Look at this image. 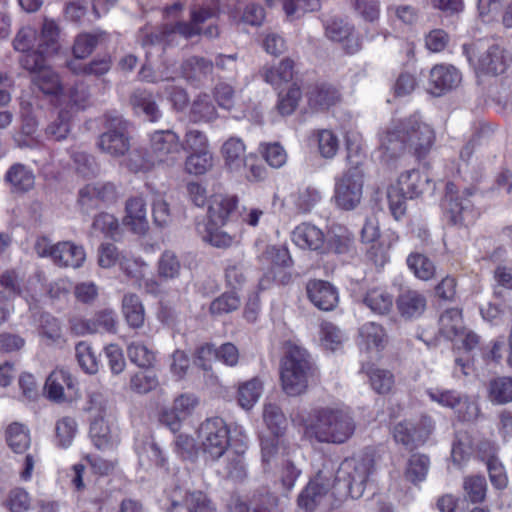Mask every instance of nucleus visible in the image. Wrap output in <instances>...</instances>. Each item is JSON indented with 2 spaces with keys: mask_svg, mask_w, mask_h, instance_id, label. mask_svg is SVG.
Wrapping results in <instances>:
<instances>
[{
  "mask_svg": "<svg viewBox=\"0 0 512 512\" xmlns=\"http://www.w3.org/2000/svg\"><path fill=\"white\" fill-rule=\"evenodd\" d=\"M435 142L433 128L418 115L394 120L380 135L379 158L391 166L408 150L418 158L426 156Z\"/></svg>",
  "mask_w": 512,
  "mask_h": 512,
  "instance_id": "1",
  "label": "nucleus"
},
{
  "mask_svg": "<svg viewBox=\"0 0 512 512\" xmlns=\"http://www.w3.org/2000/svg\"><path fill=\"white\" fill-rule=\"evenodd\" d=\"M356 423L351 412L345 408L322 407L310 414L306 430L318 442L342 444L352 437Z\"/></svg>",
  "mask_w": 512,
  "mask_h": 512,
  "instance_id": "2",
  "label": "nucleus"
},
{
  "mask_svg": "<svg viewBox=\"0 0 512 512\" xmlns=\"http://www.w3.org/2000/svg\"><path fill=\"white\" fill-rule=\"evenodd\" d=\"M313 372L308 351L297 345H289L280 364V380L284 392L290 396L304 393Z\"/></svg>",
  "mask_w": 512,
  "mask_h": 512,
  "instance_id": "3",
  "label": "nucleus"
},
{
  "mask_svg": "<svg viewBox=\"0 0 512 512\" xmlns=\"http://www.w3.org/2000/svg\"><path fill=\"white\" fill-rule=\"evenodd\" d=\"M371 470L372 461L369 458L353 457L345 459L340 464L337 474L334 475L338 495L359 497L364 490V485Z\"/></svg>",
  "mask_w": 512,
  "mask_h": 512,
  "instance_id": "4",
  "label": "nucleus"
},
{
  "mask_svg": "<svg viewBox=\"0 0 512 512\" xmlns=\"http://www.w3.org/2000/svg\"><path fill=\"white\" fill-rule=\"evenodd\" d=\"M351 167L337 179L335 184V200L337 205L344 210L354 209L361 201L364 172L361 161H353L348 155Z\"/></svg>",
  "mask_w": 512,
  "mask_h": 512,
  "instance_id": "5",
  "label": "nucleus"
},
{
  "mask_svg": "<svg viewBox=\"0 0 512 512\" xmlns=\"http://www.w3.org/2000/svg\"><path fill=\"white\" fill-rule=\"evenodd\" d=\"M198 439L203 453L209 459L217 460L229 446V429L222 418H208L198 429Z\"/></svg>",
  "mask_w": 512,
  "mask_h": 512,
  "instance_id": "6",
  "label": "nucleus"
},
{
  "mask_svg": "<svg viewBox=\"0 0 512 512\" xmlns=\"http://www.w3.org/2000/svg\"><path fill=\"white\" fill-rule=\"evenodd\" d=\"M149 151L157 165L174 166L180 156V137L171 129L155 130L149 135Z\"/></svg>",
  "mask_w": 512,
  "mask_h": 512,
  "instance_id": "7",
  "label": "nucleus"
},
{
  "mask_svg": "<svg viewBox=\"0 0 512 512\" xmlns=\"http://www.w3.org/2000/svg\"><path fill=\"white\" fill-rule=\"evenodd\" d=\"M96 145L98 149L113 158H120L130 151V136L128 122L121 119H113L105 132L99 135Z\"/></svg>",
  "mask_w": 512,
  "mask_h": 512,
  "instance_id": "8",
  "label": "nucleus"
},
{
  "mask_svg": "<svg viewBox=\"0 0 512 512\" xmlns=\"http://www.w3.org/2000/svg\"><path fill=\"white\" fill-rule=\"evenodd\" d=\"M212 16L213 11L209 8L192 10L189 22L179 21L163 25L159 33L160 40L167 45H174L177 42V36H181L184 39H191L194 36L201 35V25Z\"/></svg>",
  "mask_w": 512,
  "mask_h": 512,
  "instance_id": "9",
  "label": "nucleus"
},
{
  "mask_svg": "<svg viewBox=\"0 0 512 512\" xmlns=\"http://www.w3.org/2000/svg\"><path fill=\"white\" fill-rule=\"evenodd\" d=\"M336 481L333 469L324 468L309 481L307 486L298 496V505L306 511H313L317 505L334 489L336 492Z\"/></svg>",
  "mask_w": 512,
  "mask_h": 512,
  "instance_id": "10",
  "label": "nucleus"
},
{
  "mask_svg": "<svg viewBox=\"0 0 512 512\" xmlns=\"http://www.w3.org/2000/svg\"><path fill=\"white\" fill-rule=\"evenodd\" d=\"M118 198V189L111 182L86 184L78 191L77 204L83 213L89 214L95 209L114 203Z\"/></svg>",
  "mask_w": 512,
  "mask_h": 512,
  "instance_id": "11",
  "label": "nucleus"
},
{
  "mask_svg": "<svg viewBox=\"0 0 512 512\" xmlns=\"http://www.w3.org/2000/svg\"><path fill=\"white\" fill-rule=\"evenodd\" d=\"M434 429V423L430 417H422L417 425L410 421H401L393 428L394 440L402 444L406 449L423 445Z\"/></svg>",
  "mask_w": 512,
  "mask_h": 512,
  "instance_id": "12",
  "label": "nucleus"
},
{
  "mask_svg": "<svg viewBox=\"0 0 512 512\" xmlns=\"http://www.w3.org/2000/svg\"><path fill=\"white\" fill-rule=\"evenodd\" d=\"M473 190L466 188L462 195H459L457 187L454 183L449 182L446 184L445 193V206L451 215V219L455 224L469 223L474 219V211L471 201L464 197L465 195L471 196Z\"/></svg>",
  "mask_w": 512,
  "mask_h": 512,
  "instance_id": "13",
  "label": "nucleus"
},
{
  "mask_svg": "<svg viewBox=\"0 0 512 512\" xmlns=\"http://www.w3.org/2000/svg\"><path fill=\"white\" fill-rule=\"evenodd\" d=\"M510 62V54L499 45L494 44L479 56L475 69L479 76H496L504 73Z\"/></svg>",
  "mask_w": 512,
  "mask_h": 512,
  "instance_id": "14",
  "label": "nucleus"
},
{
  "mask_svg": "<svg viewBox=\"0 0 512 512\" xmlns=\"http://www.w3.org/2000/svg\"><path fill=\"white\" fill-rule=\"evenodd\" d=\"M306 292L310 302L319 310L332 311L339 303L338 289L328 281L310 280Z\"/></svg>",
  "mask_w": 512,
  "mask_h": 512,
  "instance_id": "15",
  "label": "nucleus"
},
{
  "mask_svg": "<svg viewBox=\"0 0 512 512\" xmlns=\"http://www.w3.org/2000/svg\"><path fill=\"white\" fill-rule=\"evenodd\" d=\"M461 73L452 65H435L430 71L429 91L441 96L459 86Z\"/></svg>",
  "mask_w": 512,
  "mask_h": 512,
  "instance_id": "16",
  "label": "nucleus"
},
{
  "mask_svg": "<svg viewBox=\"0 0 512 512\" xmlns=\"http://www.w3.org/2000/svg\"><path fill=\"white\" fill-rule=\"evenodd\" d=\"M123 223L134 233L139 235H143L148 231L149 223L147 219L146 201L142 196L137 195L127 199Z\"/></svg>",
  "mask_w": 512,
  "mask_h": 512,
  "instance_id": "17",
  "label": "nucleus"
},
{
  "mask_svg": "<svg viewBox=\"0 0 512 512\" xmlns=\"http://www.w3.org/2000/svg\"><path fill=\"white\" fill-rule=\"evenodd\" d=\"M309 107L314 111H326L341 100L339 90L328 83H317L307 91Z\"/></svg>",
  "mask_w": 512,
  "mask_h": 512,
  "instance_id": "18",
  "label": "nucleus"
},
{
  "mask_svg": "<svg viewBox=\"0 0 512 512\" xmlns=\"http://www.w3.org/2000/svg\"><path fill=\"white\" fill-rule=\"evenodd\" d=\"M53 263L64 268H79L86 259V253L81 245L72 241H62L55 244Z\"/></svg>",
  "mask_w": 512,
  "mask_h": 512,
  "instance_id": "19",
  "label": "nucleus"
},
{
  "mask_svg": "<svg viewBox=\"0 0 512 512\" xmlns=\"http://www.w3.org/2000/svg\"><path fill=\"white\" fill-rule=\"evenodd\" d=\"M396 306L402 317L415 319L426 310L427 299L423 293L417 290L403 289L396 299Z\"/></svg>",
  "mask_w": 512,
  "mask_h": 512,
  "instance_id": "20",
  "label": "nucleus"
},
{
  "mask_svg": "<svg viewBox=\"0 0 512 512\" xmlns=\"http://www.w3.org/2000/svg\"><path fill=\"white\" fill-rule=\"evenodd\" d=\"M388 342V336L385 329L375 323L367 322L359 329V347L367 353H378L384 349Z\"/></svg>",
  "mask_w": 512,
  "mask_h": 512,
  "instance_id": "21",
  "label": "nucleus"
},
{
  "mask_svg": "<svg viewBox=\"0 0 512 512\" xmlns=\"http://www.w3.org/2000/svg\"><path fill=\"white\" fill-rule=\"evenodd\" d=\"M292 241L301 249L318 251L325 243V235L317 226L301 223L293 230Z\"/></svg>",
  "mask_w": 512,
  "mask_h": 512,
  "instance_id": "22",
  "label": "nucleus"
},
{
  "mask_svg": "<svg viewBox=\"0 0 512 512\" xmlns=\"http://www.w3.org/2000/svg\"><path fill=\"white\" fill-rule=\"evenodd\" d=\"M181 75L191 83H200L212 75L214 62L203 56L193 55L181 64Z\"/></svg>",
  "mask_w": 512,
  "mask_h": 512,
  "instance_id": "23",
  "label": "nucleus"
},
{
  "mask_svg": "<svg viewBox=\"0 0 512 512\" xmlns=\"http://www.w3.org/2000/svg\"><path fill=\"white\" fill-rule=\"evenodd\" d=\"M221 153L225 160L226 167L235 173L242 172L246 166V146L241 138L230 137L222 147Z\"/></svg>",
  "mask_w": 512,
  "mask_h": 512,
  "instance_id": "24",
  "label": "nucleus"
},
{
  "mask_svg": "<svg viewBox=\"0 0 512 512\" xmlns=\"http://www.w3.org/2000/svg\"><path fill=\"white\" fill-rule=\"evenodd\" d=\"M327 249L338 255H352L355 251L353 233L341 225L331 226L327 236Z\"/></svg>",
  "mask_w": 512,
  "mask_h": 512,
  "instance_id": "25",
  "label": "nucleus"
},
{
  "mask_svg": "<svg viewBox=\"0 0 512 512\" xmlns=\"http://www.w3.org/2000/svg\"><path fill=\"white\" fill-rule=\"evenodd\" d=\"M428 184L429 179L426 175L421 174L418 170L412 169L402 173L397 183L392 186L406 195V197L413 199L419 197Z\"/></svg>",
  "mask_w": 512,
  "mask_h": 512,
  "instance_id": "26",
  "label": "nucleus"
},
{
  "mask_svg": "<svg viewBox=\"0 0 512 512\" xmlns=\"http://www.w3.org/2000/svg\"><path fill=\"white\" fill-rule=\"evenodd\" d=\"M326 35L336 42H345L344 48L349 54L357 52L361 44L359 39L352 34V28L343 20L335 19L326 26Z\"/></svg>",
  "mask_w": 512,
  "mask_h": 512,
  "instance_id": "27",
  "label": "nucleus"
},
{
  "mask_svg": "<svg viewBox=\"0 0 512 512\" xmlns=\"http://www.w3.org/2000/svg\"><path fill=\"white\" fill-rule=\"evenodd\" d=\"M363 303L371 312L386 315L392 310L394 298L385 288L373 287L365 293Z\"/></svg>",
  "mask_w": 512,
  "mask_h": 512,
  "instance_id": "28",
  "label": "nucleus"
},
{
  "mask_svg": "<svg viewBox=\"0 0 512 512\" xmlns=\"http://www.w3.org/2000/svg\"><path fill=\"white\" fill-rule=\"evenodd\" d=\"M5 180L10 184L12 192L25 193L30 191L35 184L33 172L22 164L12 165L5 175Z\"/></svg>",
  "mask_w": 512,
  "mask_h": 512,
  "instance_id": "29",
  "label": "nucleus"
},
{
  "mask_svg": "<svg viewBox=\"0 0 512 512\" xmlns=\"http://www.w3.org/2000/svg\"><path fill=\"white\" fill-rule=\"evenodd\" d=\"M260 73L266 83L278 88L293 79L294 62L285 58L277 66H264Z\"/></svg>",
  "mask_w": 512,
  "mask_h": 512,
  "instance_id": "30",
  "label": "nucleus"
},
{
  "mask_svg": "<svg viewBox=\"0 0 512 512\" xmlns=\"http://www.w3.org/2000/svg\"><path fill=\"white\" fill-rule=\"evenodd\" d=\"M38 334L41 340L48 346L59 345L64 342L61 322L48 313L40 316Z\"/></svg>",
  "mask_w": 512,
  "mask_h": 512,
  "instance_id": "31",
  "label": "nucleus"
},
{
  "mask_svg": "<svg viewBox=\"0 0 512 512\" xmlns=\"http://www.w3.org/2000/svg\"><path fill=\"white\" fill-rule=\"evenodd\" d=\"M295 450L283 435L273 434L261 440L262 460L265 463H269L277 455H281L282 459L291 456Z\"/></svg>",
  "mask_w": 512,
  "mask_h": 512,
  "instance_id": "32",
  "label": "nucleus"
},
{
  "mask_svg": "<svg viewBox=\"0 0 512 512\" xmlns=\"http://www.w3.org/2000/svg\"><path fill=\"white\" fill-rule=\"evenodd\" d=\"M5 441L14 453H24L31 444L30 431L25 425L13 422L6 427Z\"/></svg>",
  "mask_w": 512,
  "mask_h": 512,
  "instance_id": "33",
  "label": "nucleus"
},
{
  "mask_svg": "<svg viewBox=\"0 0 512 512\" xmlns=\"http://www.w3.org/2000/svg\"><path fill=\"white\" fill-rule=\"evenodd\" d=\"M189 118L193 123H209L218 118L217 110L208 94H200L194 99Z\"/></svg>",
  "mask_w": 512,
  "mask_h": 512,
  "instance_id": "34",
  "label": "nucleus"
},
{
  "mask_svg": "<svg viewBox=\"0 0 512 512\" xmlns=\"http://www.w3.org/2000/svg\"><path fill=\"white\" fill-rule=\"evenodd\" d=\"M127 356L131 363L141 369H151L156 363V352L140 340L128 344Z\"/></svg>",
  "mask_w": 512,
  "mask_h": 512,
  "instance_id": "35",
  "label": "nucleus"
},
{
  "mask_svg": "<svg viewBox=\"0 0 512 512\" xmlns=\"http://www.w3.org/2000/svg\"><path fill=\"white\" fill-rule=\"evenodd\" d=\"M236 205L237 199L233 196H214L208 207L209 222L214 225L223 224Z\"/></svg>",
  "mask_w": 512,
  "mask_h": 512,
  "instance_id": "36",
  "label": "nucleus"
},
{
  "mask_svg": "<svg viewBox=\"0 0 512 512\" xmlns=\"http://www.w3.org/2000/svg\"><path fill=\"white\" fill-rule=\"evenodd\" d=\"M90 437L96 448L105 450L113 446L116 436L107 418L102 417L91 420Z\"/></svg>",
  "mask_w": 512,
  "mask_h": 512,
  "instance_id": "37",
  "label": "nucleus"
},
{
  "mask_svg": "<svg viewBox=\"0 0 512 512\" xmlns=\"http://www.w3.org/2000/svg\"><path fill=\"white\" fill-rule=\"evenodd\" d=\"M70 388L72 381L69 373L64 370H54L46 379L44 392L48 399L52 401H62L64 399V387Z\"/></svg>",
  "mask_w": 512,
  "mask_h": 512,
  "instance_id": "38",
  "label": "nucleus"
},
{
  "mask_svg": "<svg viewBox=\"0 0 512 512\" xmlns=\"http://www.w3.org/2000/svg\"><path fill=\"white\" fill-rule=\"evenodd\" d=\"M25 290L24 277L14 270L4 271L0 275V296L12 300L17 296H23Z\"/></svg>",
  "mask_w": 512,
  "mask_h": 512,
  "instance_id": "39",
  "label": "nucleus"
},
{
  "mask_svg": "<svg viewBox=\"0 0 512 512\" xmlns=\"http://www.w3.org/2000/svg\"><path fill=\"white\" fill-rule=\"evenodd\" d=\"M106 39V33L98 30L94 33H81L74 41L73 55L76 59L88 57L99 43Z\"/></svg>",
  "mask_w": 512,
  "mask_h": 512,
  "instance_id": "40",
  "label": "nucleus"
},
{
  "mask_svg": "<svg viewBox=\"0 0 512 512\" xmlns=\"http://www.w3.org/2000/svg\"><path fill=\"white\" fill-rule=\"evenodd\" d=\"M406 263L410 271L420 280L428 281L435 276L436 267L433 261L424 254L418 252L410 253Z\"/></svg>",
  "mask_w": 512,
  "mask_h": 512,
  "instance_id": "41",
  "label": "nucleus"
},
{
  "mask_svg": "<svg viewBox=\"0 0 512 512\" xmlns=\"http://www.w3.org/2000/svg\"><path fill=\"white\" fill-rule=\"evenodd\" d=\"M464 329L461 311L452 308L446 310L439 318V332L447 339L453 340L460 336Z\"/></svg>",
  "mask_w": 512,
  "mask_h": 512,
  "instance_id": "42",
  "label": "nucleus"
},
{
  "mask_svg": "<svg viewBox=\"0 0 512 512\" xmlns=\"http://www.w3.org/2000/svg\"><path fill=\"white\" fill-rule=\"evenodd\" d=\"M130 102L137 113H144L151 122L157 121L161 116L152 94L145 90H136L132 94Z\"/></svg>",
  "mask_w": 512,
  "mask_h": 512,
  "instance_id": "43",
  "label": "nucleus"
},
{
  "mask_svg": "<svg viewBox=\"0 0 512 512\" xmlns=\"http://www.w3.org/2000/svg\"><path fill=\"white\" fill-rule=\"evenodd\" d=\"M122 310L130 327L139 328L143 325L145 317L144 307L137 295H125L122 300Z\"/></svg>",
  "mask_w": 512,
  "mask_h": 512,
  "instance_id": "44",
  "label": "nucleus"
},
{
  "mask_svg": "<svg viewBox=\"0 0 512 512\" xmlns=\"http://www.w3.org/2000/svg\"><path fill=\"white\" fill-rule=\"evenodd\" d=\"M214 164L213 154L210 150L189 153L184 162V169L191 175H203L210 171Z\"/></svg>",
  "mask_w": 512,
  "mask_h": 512,
  "instance_id": "45",
  "label": "nucleus"
},
{
  "mask_svg": "<svg viewBox=\"0 0 512 512\" xmlns=\"http://www.w3.org/2000/svg\"><path fill=\"white\" fill-rule=\"evenodd\" d=\"M32 83L46 95H57L62 91L58 74L49 66L33 75Z\"/></svg>",
  "mask_w": 512,
  "mask_h": 512,
  "instance_id": "46",
  "label": "nucleus"
},
{
  "mask_svg": "<svg viewBox=\"0 0 512 512\" xmlns=\"http://www.w3.org/2000/svg\"><path fill=\"white\" fill-rule=\"evenodd\" d=\"M263 386L259 379L253 378L239 386L238 403L246 410L251 409L259 400Z\"/></svg>",
  "mask_w": 512,
  "mask_h": 512,
  "instance_id": "47",
  "label": "nucleus"
},
{
  "mask_svg": "<svg viewBox=\"0 0 512 512\" xmlns=\"http://www.w3.org/2000/svg\"><path fill=\"white\" fill-rule=\"evenodd\" d=\"M198 399L192 394H181L174 400L173 412L176 420L169 422L168 425L172 431L179 429L181 419L188 417L196 408Z\"/></svg>",
  "mask_w": 512,
  "mask_h": 512,
  "instance_id": "48",
  "label": "nucleus"
},
{
  "mask_svg": "<svg viewBox=\"0 0 512 512\" xmlns=\"http://www.w3.org/2000/svg\"><path fill=\"white\" fill-rule=\"evenodd\" d=\"M430 466V460L426 455L413 454L407 464L405 477L408 481L417 484L426 479Z\"/></svg>",
  "mask_w": 512,
  "mask_h": 512,
  "instance_id": "49",
  "label": "nucleus"
},
{
  "mask_svg": "<svg viewBox=\"0 0 512 512\" xmlns=\"http://www.w3.org/2000/svg\"><path fill=\"white\" fill-rule=\"evenodd\" d=\"M75 355L80 367L88 374H95L99 369L98 356L92 346L85 342H79L75 347Z\"/></svg>",
  "mask_w": 512,
  "mask_h": 512,
  "instance_id": "50",
  "label": "nucleus"
},
{
  "mask_svg": "<svg viewBox=\"0 0 512 512\" xmlns=\"http://www.w3.org/2000/svg\"><path fill=\"white\" fill-rule=\"evenodd\" d=\"M259 260L264 264L277 267H289L292 264L289 250L285 246H266L265 250L259 256Z\"/></svg>",
  "mask_w": 512,
  "mask_h": 512,
  "instance_id": "51",
  "label": "nucleus"
},
{
  "mask_svg": "<svg viewBox=\"0 0 512 512\" xmlns=\"http://www.w3.org/2000/svg\"><path fill=\"white\" fill-rule=\"evenodd\" d=\"M489 399L495 404H505L512 401V378L494 379L489 384Z\"/></svg>",
  "mask_w": 512,
  "mask_h": 512,
  "instance_id": "52",
  "label": "nucleus"
},
{
  "mask_svg": "<svg viewBox=\"0 0 512 512\" xmlns=\"http://www.w3.org/2000/svg\"><path fill=\"white\" fill-rule=\"evenodd\" d=\"M157 268L160 278L172 280L179 277L181 272V263L174 252L165 251L158 260Z\"/></svg>",
  "mask_w": 512,
  "mask_h": 512,
  "instance_id": "53",
  "label": "nucleus"
},
{
  "mask_svg": "<svg viewBox=\"0 0 512 512\" xmlns=\"http://www.w3.org/2000/svg\"><path fill=\"white\" fill-rule=\"evenodd\" d=\"M278 474L283 491L289 492L294 488L297 479L300 477L301 469L288 456L282 459Z\"/></svg>",
  "mask_w": 512,
  "mask_h": 512,
  "instance_id": "54",
  "label": "nucleus"
},
{
  "mask_svg": "<svg viewBox=\"0 0 512 512\" xmlns=\"http://www.w3.org/2000/svg\"><path fill=\"white\" fill-rule=\"evenodd\" d=\"M263 418L272 434L283 435L287 420L276 404L269 403L264 406Z\"/></svg>",
  "mask_w": 512,
  "mask_h": 512,
  "instance_id": "55",
  "label": "nucleus"
},
{
  "mask_svg": "<svg viewBox=\"0 0 512 512\" xmlns=\"http://www.w3.org/2000/svg\"><path fill=\"white\" fill-rule=\"evenodd\" d=\"M146 370L135 373L130 379L131 390L138 394L149 393L159 386L157 375L149 369Z\"/></svg>",
  "mask_w": 512,
  "mask_h": 512,
  "instance_id": "56",
  "label": "nucleus"
},
{
  "mask_svg": "<svg viewBox=\"0 0 512 512\" xmlns=\"http://www.w3.org/2000/svg\"><path fill=\"white\" fill-rule=\"evenodd\" d=\"M302 92L299 86L293 84L285 93H279L276 108L278 112L283 115L292 114L301 99Z\"/></svg>",
  "mask_w": 512,
  "mask_h": 512,
  "instance_id": "57",
  "label": "nucleus"
},
{
  "mask_svg": "<svg viewBox=\"0 0 512 512\" xmlns=\"http://www.w3.org/2000/svg\"><path fill=\"white\" fill-rule=\"evenodd\" d=\"M426 393L433 402L454 410L460 406L463 401V395L456 390L429 388Z\"/></svg>",
  "mask_w": 512,
  "mask_h": 512,
  "instance_id": "58",
  "label": "nucleus"
},
{
  "mask_svg": "<svg viewBox=\"0 0 512 512\" xmlns=\"http://www.w3.org/2000/svg\"><path fill=\"white\" fill-rule=\"evenodd\" d=\"M59 29L52 20H45L39 36L38 45L44 48L47 54H54L58 50Z\"/></svg>",
  "mask_w": 512,
  "mask_h": 512,
  "instance_id": "59",
  "label": "nucleus"
},
{
  "mask_svg": "<svg viewBox=\"0 0 512 512\" xmlns=\"http://www.w3.org/2000/svg\"><path fill=\"white\" fill-rule=\"evenodd\" d=\"M371 387L379 394L387 393L394 384L392 373L385 369L371 367L367 370Z\"/></svg>",
  "mask_w": 512,
  "mask_h": 512,
  "instance_id": "60",
  "label": "nucleus"
},
{
  "mask_svg": "<svg viewBox=\"0 0 512 512\" xmlns=\"http://www.w3.org/2000/svg\"><path fill=\"white\" fill-rule=\"evenodd\" d=\"M55 431L58 445L63 448L69 447L77 433L76 420L69 416L59 419Z\"/></svg>",
  "mask_w": 512,
  "mask_h": 512,
  "instance_id": "61",
  "label": "nucleus"
},
{
  "mask_svg": "<svg viewBox=\"0 0 512 512\" xmlns=\"http://www.w3.org/2000/svg\"><path fill=\"white\" fill-rule=\"evenodd\" d=\"M181 149L189 153L209 150L207 135L198 129H188L185 132Z\"/></svg>",
  "mask_w": 512,
  "mask_h": 512,
  "instance_id": "62",
  "label": "nucleus"
},
{
  "mask_svg": "<svg viewBox=\"0 0 512 512\" xmlns=\"http://www.w3.org/2000/svg\"><path fill=\"white\" fill-rule=\"evenodd\" d=\"M321 343L331 351L338 350L345 340L344 333L333 323L323 322L321 324Z\"/></svg>",
  "mask_w": 512,
  "mask_h": 512,
  "instance_id": "63",
  "label": "nucleus"
},
{
  "mask_svg": "<svg viewBox=\"0 0 512 512\" xmlns=\"http://www.w3.org/2000/svg\"><path fill=\"white\" fill-rule=\"evenodd\" d=\"M184 505L188 512H216L210 499L201 491L187 492Z\"/></svg>",
  "mask_w": 512,
  "mask_h": 512,
  "instance_id": "64",
  "label": "nucleus"
}]
</instances>
